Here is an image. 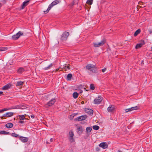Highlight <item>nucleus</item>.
Segmentation results:
<instances>
[{"label": "nucleus", "instance_id": "39", "mask_svg": "<svg viewBox=\"0 0 152 152\" xmlns=\"http://www.w3.org/2000/svg\"><path fill=\"white\" fill-rule=\"evenodd\" d=\"M74 4V1H73L72 3H71L69 4V5L70 6H73Z\"/></svg>", "mask_w": 152, "mask_h": 152}, {"label": "nucleus", "instance_id": "45", "mask_svg": "<svg viewBox=\"0 0 152 152\" xmlns=\"http://www.w3.org/2000/svg\"><path fill=\"white\" fill-rule=\"evenodd\" d=\"M125 111H126V113H127V112H129V110H128V109H126L125 110Z\"/></svg>", "mask_w": 152, "mask_h": 152}, {"label": "nucleus", "instance_id": "43", "mask_svg": "<svg viewBox=\"0 0 152 152\" xmlns=\"http://www.w3.org/2000/svg\"><path fill=\"white\" fill-rule=\"evenodd\" d=\"M53 138H51L50 140V142H52L53 141Z\"/></svg>", "mask_w": 152, "mask_h": 152}, {"label": "nucleus", "instance_id": "46", "mask_svg": "<svg viewBox=\"0 0 152 152\" xmlns=\"http://www.w3.org/2000/svg\"><path fill=\"white\" fill-rule=\"evenodd\" d=\"M4 117V115H2V116H1V119H3V117Z\"/></svg>", "mask_w": 152, "mask_h": 152}, {"label": "nucleus", "instance_id": "15", "mask_svg": "<svg viewBox=\"0 0 152 152\" xmlns=\"http://www.w3.org/2000/svg\"><path fill=\"white\" fill-rule=\"evenodd\" d=\"M85 111L87 113L90 115H92L93 113V111L90 109H86Z\"/></svg>", "mask_w": 152, "mask_h": 152}, {"label": "nucleus", "instance_id": "16", "mask_svg": "<svg viewBox=\"0 0 152 152\" xmlns=\"http://www.w3.org/2000/svg\"><path fill=\"white\" fill-rule=\"evenodd\" d=\"M115 109L114 106L113 105H110L107 108V110L109 112H111L113 111Z\"/></svg>", "mask_w": 152, "mask_h": 152}, {"label": "nucleus", "instance_id": "50", "mask_svg": "<svg viewBox=\"0 0 152 152\" xmlns=\"http://www.w3.org/2000/svg\"><path fill=\"white\" fill-rule=\"evenodd\" d=\"M3 4H1L0 3V8L2 6Z\"/></svg>", "mask_w": 152, "mask_h": 152}, {"label": "nucleus", "instance_id": "4", "mask_svg": "<svg viewBox=\"0 0 152 152\" xmlns=\"http://www.w3.org/2000/svg\"><path fill=\"white\" fill-rule=\"evenodd\" d=\"M55 102V99H53L48 102L47 104L45 105L44 106L46 108H48L49 107L52 106L54 104Z\"/></svg>", "mask_w": 152, "mask_h": 152}, {"label": "nucleus", "instance_id": "10", "mask_svg": "<svg viewBox=\"0 0 152 152\" xmlns=\"http://www.w3.org/2000/svg\"><path fill=\"white\" fill-rule=\"evenodd\" d=\"M99 146L103 149H105L108 147V145L106 142H102L99 145Z\"/></svg>", "mask_w": 152, "mask_h": 152}, {"label": "nucleus", "instance_id": "36", "mask_svg": "<svg viewBox=\"0 0 152 152\" xmlns=\"http://www.w3.org/2000/svg\"><path fill=\"white\" fill-rule=\"evenodd\" d=\"M64 69H65V70H66L67 69H70V68L69 66H65L64 67Z\"/></svg>", "mask_w": 152, "mask_h": 152}, {"label": "nucleus", "instance_id": "25", "mask_svg": "<svg viewBox=\"0 0 152 152\" xmlns=\"http://www.w3.org/2000/svg\"><path fill=\"white\" fill-rule=\"evenodd\" d=\"M0 134H3L5 135H7L10 134L9 132H7L5 131H3L0 132Z\"/></svg>", "mask_w": 152, "mask_h": 152}, {"label": "nucleus", "instance_id": "33", "mask_svg": "<svg viewBox=\"0 0 152 152\" xmlns=\"http://www.w3.org/2000/svg\"><path fill=\"white\" fill-rule=\"evenodd\" d=\"M93 1L92 0H88L86 2V3L88 4L91 5L92 4Z\"/></svg>", "mask_w": 152, "mask_h": 152}, {"label": "nucleus", "instance_id": "17", "mask_svg": "<svg viewBox=\"0 0 152 152\" xmlns=\"http://www.w3.org/2000/svg\"><path fill=\"white\" fill-rule=\"evenodd\" d=\"M92 130V128L91 127L89 126L87 127L86 129L87 134L88 135H90V132H91Z\"/></svg>", "mask_w": 152, "mask_h": 152}, {"label": "nucleus", "instance_id": "12", "mask_svg": "<svg viewBox=\"0 0 152 152\" xmlns=\"http://www.w3.org/2000/svg\"><path fill=\"white\" fill-rule=\"evenodd\" d=\"M30 0L26 1L23 2L21 5L22 9H23L25 7L27 6L29 3Z\"/></svg>", "mask_w": 152, "mask_h": 152}, {"label": "nucleus", "instance_id": "53", "mask_svg": "<svg viewBox=\"0 0 152 152\" xmlns=\"http://www.w3.org/2000/svg\"><path fill=\"white\" fill-rule=\"evenodd\" d=\"M118 152H122L121 151V150H118Z\"/></svg>", "mask_w": 152, "mask_h": 152}, {"label": "nucleus", "instance_id": "47", "mask_svg": "<svg viewBox=\"0 0 152 152\" xmlns=\"http://www.w3.org/2000/svg\"><path fill=\"white\" fill-rule=\"evenodd\" d=\"M3 112V110H0V113H2Z\"/></svg>", "mask_w": 152, "mask_h": 152}, {"label": "nucleus", "instance_id": "13", "mask_svg": "<svg viewBox=\"0 0 152 152\" xmlns=\"http://www.w3.org/2000/svg\"><path fill=\"white\" fill-rule=\"evenodd\" d=\"M13 113L8 112L4 114V116L6 117H10L13 116Z\"/></svg>", "mask_w": 152, "mask_h": 152}, {"label": "nucleus", "instance_id": "32", "mask_svg": "<svg viewBox=\"0 0 152 152\" xmlns=\"http://www.w3.org/2000/svg\"><path fill=\"white\" fill-rule=\"evenodd\" d=\"M72 75L71 74L69 73L67 75V79L68 80H70L72 77Z\"/></svg>", "mask_w": 152, "mask_h": 152}, {"label": "nucleus", "instance_id": "30", "mask_svg": "<svg viewBox=\"0 0 152 152\" xmlns=\"http://www.w3.org/2000/svg\"><path fill=\"white\" fill-rule=\"evenodd\" d=\"M92 127L95 130H98L99 129V127L97 125L93 126Z\"/></svg>", "mask_w": 152, "mask_h": 152}, {"label": "nucleus", "instance_id": "51", "mask_svg": "<svg viewBox=\"0 0 152 152\" xmlns=\"http://www.w3.org/2000/svg\"><path fill=\"white\" fill-rule=\"evenodd\" d=\"M46 143H47V144H50V142H48V141H47L46 142Z\"/></svg>", "mask_w": 152, "mask_h": 152}, {"label": "nucleus", "instance_id": "41", "mask_svg": "<svg viewBox=\"0 0 152 152\" xmlns=\"http://www.w3.org/2000/svg\"><path fill=\"white\" fill-rule=\"evenodd\" d=\"M143 2L142 1H140L138 2V4L140 5H143Z\"/></svg>", "mask_w": 152, "mask_h": 152}, {"label": "nucleus", "instance_id": "28", "mask_svg": "<svg viewBox=\"0 0 152 152\" xmlns=\"http://www.w3.org/2000/svg\"><path fill=\"white\" fill-rule=\"evenodd\" d=\"M11 135L12 137H18L19 138L20 136L18 134L15 133H12L11 134Z\"/></svg>", "mask_w": 152, "mask_h": 152}, {"label": "nucleus", "instance_id": "7", "mask_svg": "<svg viewBox=\"0 0 152 152\" xmlns=\"http://www.w3.org/2000/svg\"><path fill=\"white\" fill-rule=\"evenodd\" d=\"M69 141L71 142H75V141L73 137L74 136L73 132L72 131L69 132Z\"/></svg>", "mask_w": 152, "mask_h": 152}, {"label": "nucleus", "instance_id": "29", "mask_svg": "<svg viewBox=\"0 0 152 152\" xmlns=\"http://www.w3.org/2000/svg\"><path fill=\"white\" fill-rule=\"evenodd\" d=\"M131 109L132 110V111L134 110H138V109H139V107H138L136 106L135 107H132L131 108Z\"/></svg>", "mask_w": 152, "mask_h": 152}, {"label": "nucleus", "instance_id": "22", "mask_svg": "<svg viewBox=\"0 0 152 152\" xmlns=\"http://www.w3.org/2000/svg\"><path fill=\"white\" fill-rule=\"evenodd\" d=\"M83 128L82 126L79 127L77 128V132L82 133L83 132Z\"/></svg>", "mask_w": 152, "mask_h": 152}, {"label": "nucleus", "instance_id": "40", "mask_svg": "<svg viewBox=\"0 0 152 152\" xmlns=\"http://www.w3.org/2000/svg\"><path fill=\"white\" fill-rule=\"evenodd\" d=\"M106 70V68H104L102 70V71L103 72H104Z\"/></svg>", "mask_w": 152, "mask_h": 152}, {"label": "nucleus", "instance_id": "2", "mask_svg": "<svg viewBox=\"0 0 152 152\" xmlns=\"http://www.w3.org/2000/svg\"><path fill=\"white\" fill-rule=\"evenodd\" d=\"M95 68V66L91 64H88L86 66V68L87 69L92 71V72L95 73L97 72V70L94 69Z\"/></svg>", "mask_w": 152, "mask_h": 152}, {"label": "nucleus", "instance_id": "56", "mask_svg": "<svg viewBox=\"0 0 152 152\" xmlns=\"http://www.w3.org/2000/svg\"><path fill=\"white\" fill-rule=\"evenodd\" d=\"M145 6H144L143 7H145Z\"/></svg>", "mask_w": 152, "mask_h": 152}, {"label": "nucleus", "instance_id": "19", "mask_svg": "<svg viewBox=\"0 0 152 152\" xmlns=\"http://www.w3.org/2000/svg\"><path fill=\"white\" fill-rule=\"evenodd\" d=\"M141 32V30L140 29H138L134 33V36L135 37L136 36L139 34Z\"/></svg>", "mask_w": 152, "mask_h": 152}, {"label": "nucleus", "instance_id": "6", "mask_svg": "<svg viewBox=\"0 0 152 152\" xmlns=\"http://www.w3.org/2000/svg\"><path fill=\"white\" fill-rule=\"evenodd\" d=\"M102 100V98L101 96H99L97 98H95L94 101V103L95 104H99Z\"/></svg>", "mask_w": 152, "mask_h": 152}, {"label": "nucleus", "instance_id": "11", "mask_svg": "<svg viewBox=\"0 0 152 152\" xmlns=\"http://www.w3.org/2000/svg\"><path fill=\"white\" fill-rule=\"evenodd\" d=\"M19 138L20 140L22 142L24 143L26 142L28 140V137H24L22 136H20Z\"/></svg>", "mask_w": 152, "mask_h": 152}, {"label": "nucleus", "instance_id": "38", "mask_svg": "<svg viewBox=\"0 0 152 152\" xmlns=\"http://www.w3.org/2000/svg\"><path fill=\"white\" fill-rule=\"evenodd\" d=\"M96 150L97 151H99L100 150V148L99 147H96L95 148Z\"/></svg>", "mask_w": 152, "mask_h": 152}, {"label": "nucleus", "instance_id": "55", "mask_svg": "<svg viewBox=\"0 0 152 152\" xmlns=\"http://www.w3.org/2000/svg\"><path fill=\"white\" fill-rule=\"evenodd\" d=\"M151 50L152 51V46L151 48Z\"/></svg>", "mask_w": 152, "mask_h": 152}, {"label": "nucleus", "instance_id": "54", "mask_svg": "<svg viewBox=\"0 0 152 152\" xmlns=\"http://www.w3.org/2000/svg\"><path fill=\"white\" fill-rule=\"evenodd\" d=\"M81 103H82V104H83V103H84V102H83V101L82 102H81Z\"/></svg>", "mask_w": 152, "mask_h": 152}, {"label": "nucleus", "instance_id": "49", "mask_svg": "<svg viewBox=\"0 0 152 152\" xmlns=\"http://www.w3.org/2000/svg\"><path fill=\"white\" fill-rule=\"evenodd\" d=\"M3 92L2 91H0V95H1V94H3Z\"/></svg>", "mask_w": 152, "mask_h": 152}, {"label": "nucleus", "instance_id": "35", "mask_svg": "<svg viewBox=\"0 0 152 152\" xmlns=\"http://www.w3.org/2000/svg\"><path fill=\"white\" fill-rule=\"evenodd\" d=\"M78 113H73L71 115V116L72 117V119L75 116V115H78Z\"/></svg>", "mask_w": 152, "mask_h": 152}, {"label": "nucleus", "instance_id": "21", "mask_svg": "<svg viewBox=\"0 0 152 152\" xmlns=\"http://www.w3.org/2000/svg\"><path fill=\"white\" fill-rule=\"evenodd\" d=\"M24 83V82L22 81H18L16 83V85L17 86H18L23 85Z\"/></svg>", "mask_w": 152, "mask_h": 152}, {"label": "nucleus", "instance_id": "18", "mask_svg": "<svg viewBox=\"0 0 152 152\" xmlns=\"http://www.w3.org/2000/svg\"><path fill=\"white\" fill-rule=\"evenodd\" d=\"M13 126V124L12 123H8L5 125L6 127L8 128H12Z\"/></svg>", "mask_w": 152, "mask_h": 152}, {"label": "nucleus", "instance_id": "1", "mask_svg": "<svg viewBox=\"0 0 152 152\" xmlns=\"http://www.w3.org/2000/svg\"><path fill=\"white\" fill-rule=\"evenodd\" d=\"M60 1V0H55L53 1L51 4L49 5L47 10L46 11H44V14H46L48 13L53 6L59 3Z\"/></svg>", "mask_w": 152, "mask_h": 152}, {"label": "nucleus", "instance_id": "5", "mask_svg": "<svg viewBox=\"0 0 152 152\" xmlns=\"http://www.w3.org/2000/svg\"><path fill=\"white\" fill-rule=\"evenodd\" d=\"M23 34L20 31H19L16 34L13 35L12 38L14 40H16L18 39L19 37L23 35Z\"/></svg>", "mask_w": 152, "mask_h": 152}, {"label": "nucleus", "instance_id": "34", "mask_svg": "<svg viewBox=\"0 0 152 152\" xmlns=\"http://www.w3.org/2000/svg\"><path fill=\"white\" fill-rule=\"evenodd\" d=\"M90 89L92 90H94L95 88L94 85L93 84H91L90 85Z\"/></svg>", "mask_w": 152, "mask_h": 152}, {"label": "nucleus", "instance_id": "31", "mask_svg": "<svg viewBox=\"0 0 152 152\" xmlns=\"http://www.w3.org/2000/svg\"><path fill=\"white\" fill-rule=\"evenodd\" d=\"M7 49V48L6 47H0V51H5Z\"/></svg>", "mask_w": 152, "mask_h": 152}, {"label": "nucleus", "instance_id": "20", "mask_svg": "<svg viewBox=\"0 0 152 152\" xmlns=\"http://www.w3.org/2000/svg\"><path fill=\"white\" fill-rule=\"evenodd\" d=\"M24 71V69L23 68H20L18 70V72L19 74H21Z\"/></svg>", "mask_w": 152, "mask_h": 152}, {"label": "nucleus", "instance_id": "37", "mask_svg": "<svg viewBox=\"0 0 152 152\" xmlns=\"http://www.w3.org/2000/svg\"><path fill=\"white\" fill-rule=\"evenodd\" d=\"M25 122L24 121L20 120L19 121V123L20 124H23Z\"/></svg>", "mask_w": 152, "mask_h": 152}, {"label": "nucleus", "instance_id": "48", "mask_svg": "<svg viewBox=\"0 0 152 152\" xmlns=\"http://www.w3.org/2000/svg\"><path fill=\"white\" fill-rule=\"evenodd\" d=\"M128 110H129V112L132 111V110L131 109V108H128Z\"/></svg>", "mask_w": 152, "mask_h": 152}, {"label": "nucleus", "instance_id": "8", "mask_svg": "<svg viewBox=\"0 0 152 152\" xmlns=\"http://www.w3.org/2000/svg\"><path fill=\"white\" fill-rule=\"evenodd\" d=\"M105 40L104 39H103L99 43H93V44L94 47H97L103 45L105 44Z\"/></svg>", "mask_w": 152, "mask_h": 152}, {"label": "nucleus", "instance_id": "44", "mask_svg": "<svg viewBox=\"0 0 152 152\" xmlns=\"http://www.w3.org/2000/svg\"><path fill=\"white\" fill-rule=\"evenodd\" d=\"M34 116L33 115H31V117L32 118H34Z\"/></svg>", "mask_w": 152, "mask_h": 152}, {"label": "nucleus", "instance_id": "23", "mask_svg": "<svg viewBox=\"0 0 152 152\" xmlns=\"http://www.w3.org/2000/svg\"><path fill=\"white\" fill-rule=\"evenodd\" d=\"M53 66V64L52 63H51L48 67L44 68L43 69L45 70L49 69H50L51 67H52Z\"/></svg>", "mask_w": 152, "mask_h": 152}, {"label": "nucleus", "instance_id": "26", "mask_svg": "<svg viewBox=\"0 0 152 152\" xmlns=\"http://www.w3.org/2000/svg\"><path fill=\"white\" fill-rule=\"evenodd\" d=\"M18 117L20 120H24V119H26V118L24 115H19L18 116Z\"/></svg>", "mask_w": 152, "mask_h": 152}, {"label": "nucleus", "instance_id": "14", "mask_svg": "<svg viewBox=\"0 0 152 152\" xmlns=\"http://www.w3.org/2000/svg\"><path fill=\"white\" fill-rule=\"evenodd\" d=\"M11 86L12 85L11 84L9 83L7 84L3 87L2 89L3 90L8 89L10 88Z\"/></svg>", "mask_w": 152, "mask_h": 152}, {"label": "nucleus", "instance_id": "24", "mask_svg": "<svg viewBox=\"0 0 152 152\" xmlns=\"http://www.w3.org/2000/svg\"><path fill=\"white\" fill-rule=\"evenodd\" d=\"M79 95L78 94L77 92H75L73 93V96L75 99H76L77 98Z\"/></svg>", "mask_w": 152, "mask_h": 152}, {"label": "nucleus", "instance_id": "42", "mask_svg": "<svg viewBox=\"0 0 152 152\" xmlns=\"http://www.w3.org/2000/svg\"><path fill=\"white\" fill-rule=\"evenodd\" d=\"M3 110V112L7 110H8V109L6 108H4L3 109H2Z\"/></svg>", "mask_w": 152, "mask_h": 152}, {"label": "nucleus", "instance_id": "27", "mask_svg": "<svg viewBox=\"0 0 152 152\" xmlns=\"http://www.w3.org/2000/svg\"><path fill=\"white\" fill-rule=\"evenodd\" d=\"M144 44V43H143V44L142 43H139L137 44L135 46V48L136 49H138L141 48L142 46V45Z\"/></svg>", "mask_w": 152, "mask_h": 152}, {"label": "nucleus", "instance_id": "9", "mask_svg": "<svg viewBox=\"0 0 152 152\" xmlns=\"http://www.w3.org/2000/svg\"><path fill=\"white\" fill-rule=\"evenodd\" d=\"M87 117V116L86 115H82L75 118V120L76 121H80L86 119Z\"/></svg>", "mask_w": 152, "mask_h": 152}, {"label": "nucleus", "instance_id": "3", "mask_svg": "<svg viewBox=\"0 0 152 152\" xmlns=\"http://www.w3.org/2000/svg\"><path fill=\"white\" fill-rule=\"evenodd\" d=\"M69 35V32L66 31L64 32L61 35V39L62 41L66 40Z\"/></svg>", "mask_w": 152, "mask_h": 152}, {"label": "nucleus", "instance_id": "52", "mask_svg": "<svg viewBox=\"0 0 152 152\" xmlns=\"http://www.w3.org/2000/svg\"><path fill=\"white\" fill-rule=\"evenodd\" d=\"M59 70V69H56V71H58V70Z\"/></svg>", "mask_w": 152, "mask_h": 152}]
</instances>
